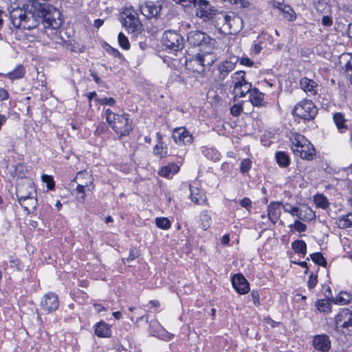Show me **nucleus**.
Segmentation results:
<instances>
[{
	"label": "nucleus",
	"mask_w": 352,
	"mask_h": 352,
	"mask_svg": "<svg viewBox=\"0 0 352 352\" xmlns=\"http://www.w3.org/2000/svg\"><path fill=\"white\" fill-rule=\"evenodd\" d=\"M95 333L100 338H109L111 336V327L106 322L100 321L96 324Z\"/></svg>",
	"instance_id": "24"
},
{
	"label": "nucleus",
	"mask_w": 352,
	"mask_h": 352,
	"mask_svg": "<svg viewBox=\"0 0 352 352\" xmlns=\"http://www.w3.org/2000/svg\"><path fill=\"white\" fill-rule=\"evenodd\" d=\"M164 1H145L139 5L140 12L147 19L160 18L161 11L162 10Z\"/></svg>",
	"instance_id": "8"
},
{
	"label": "nucleus",
	"mask_w": 352,
	"mask_h": 352,
	"mask_svg": "<svg viewBox=\"0 0 352 352\" xmlns=\"http://www.w3.org/2000/svg\"><path fill=\"white\" fill-rule=\"evenodd\" d=\"M300 88L309 95L314 96L317 94L318 84L308 78H302L300 80Z\"/></svg>",
	"instance_id": "19"
},
{
	"label": "nucleus",
	"mask_w": 352,
	"mask_h": 352,
	"mask_svg": "<svg viewBox=\"0 0 352 352\" xmlns=\"http://www.w3.org/2000/svg\"><path fill=\"white\" fill-rule=\"evenodd\" d=\"M16 195L18 200H25L27 197L36 195L34 182L30 178L18 180L16 187Z\"/></svg>",
	"instance_id": "9"
},
{
	"label": "nucleus",
	"mask_w": 352,
	"mask_h": 352,
	"mask_svg": "<svg viewBox=\"0 0 352 352\" xmlns=\"http://www.w3.org/2000/svg\"><path fill=\"white\" fill-rule=\"evenodd\" d=\"M234 69L232 65L227 64L225 61L221 62L217 65L218 75L217 78L219 80H223Z\"/></svg>",
	"instance_id": "26"
},
{
	"label": "nucleus",
	"mask_w": 352,
	"mask_h": 352,
	"mask_svg": "<svg viewBox=\"0 0 352 352\" xmlns=\"http://www.w3.org/2000/svg\"><path fill=\"white\" fill-rule=\"evenodd\" d=\"M352 299L351 295L346 292H340L335 298H332L331 300L335 304L346 305L351 302Z\"/></svg>",
	"instance_id": "29"
},
{
	"label": "nucleus",
	"mask_w": 352,
	"mask_h": 352,
	"mask_svg": "<svg viewBox=\"0 0 352 352\" xmlns=\"http://www.w3.org/2000/svg\"><path fill=\"white\" fill-rule=\"evenodd\" d=\"M335 329L344 334H352V309L340 310L335 317Z\"/></svg>",
	"instance_id": "6"
},
{
	"label": "nucleus",
	"mask_w": 352,
	"mask_h": 352,
	"mask_svg": "<svg viewBox=\"0 0 352 352\" xmlns=\"http://www.w3.org/2000/svg\"><path fill=\"white\" fill-rule=\"evenodd\" d=\"M124 25L131 32H136L140 30L142 24L139 19L136 20H126L124 21Z\"/></svg>",
	"instance_id": "38"
},
{
	"label": "nucleus",
	"mask_w": 352,
	"mask_h": 352,
	"mask_svg": "<svg viewBox=\"0 0 352 352\" xmlns=\"http://www.w3.org/2000/svg\"><path fill=\"white\" fill-rule=\"evenodd\" d=\"M281 214L280 204L278 202H272L267 207V216L269 220L275 224L279 219Z\"/></svg>",
	"instance_id": "18"
},
{
	"label": "nucleus",
	"mask_w": 352,
	"mask_h": 352,
	"mask_svg": "<svg viewBox=\"0 0 352 352\" xmlns=\"http://www.w3.org/2000/svg\"><path fill=\"white\" fill-rule=\"evenodd\" d=\"M336 224L340 229L352 228V212L339 217L336 221Z\"/></svg>",
	"instance_id": "27"
},
{
	"label": "nucleus",
	"mask_w": 352,
	"mask_h": 352,
	"mask_svg": "<svg viewBox=\"0 0 352 352\" xmlns=\"http://www.w3.org/2000/svg\"><path fill=\"white\" fill-rule=\"evenodd\" d=\"M239 63L241 65H245L248 67H252L254 65V62L249 58H241Z\"/></svg>",
	"instance_id": "61"
},
{
	"label": "nucleus",
	"mask_w": 352,
	"mask_h": 352,
	"mask_svg": "<svg viewBox=\"0 0 352 352\" xmlns=\"http://www.w3.org/2000/svg\"><path fill=\"white\" fill-rule=\"evenodd\" d=\"M194 6L196 8V15L204 21L210 19L216 12L214 7L206 0H196Z\"/></svg>",
	"instance_id": "10"
},
{
	"label": "nucleus",
	"mask_w": 352,
	"mask_h": 352,
	"mask_svg": "<svg viewBox=\"0 0 352 352\" xmlns=\"http://www.w3.org/2000/svg\"><path fill=\"white\" fill-rule=\"evenodd\" d=\"M239 204L241 207L247 209L248 210H250L252 208V201L248 197H245L240 200Z\"/></svg>",
	"instance_id": "55"
},
{
	"label": "nucleus",
	"mask_w": 352,
	"mask_h": 352,
	"mask_svg": "<svg viewBox=\"0 0 352 352\" xmlns=\"http://www.w3.org/2000/svg\"><path fill=\"white\" fill-rule=\"evenodd\" d=\"M25 70L24 67L22 65H18L15 69L12 71L7 73L6 74H2L6 78H8L10 80L13 81L14 80L21 79L25 75Z\"/></svg>",
	"instance_id": "28"
},
{
	"label": "nucleus",
	"mask_w": 352,
	"mask_h": 352,
	"mask_svg": "<svg viewBox=\"0 0 352 352\" xmlns=\"http://www.w3.org/2000/svg\"><path fill=\"white\" fill-rule=\"evenodd\" d=\"M123 14L126 16V20H136L139 19L138 16V13L136 11L132 8H125Z\"/></svg>",
	"instance_id": "45"
},
{
	"label": "nucleus",
	"mask_w": 352,
	"mask_h": 352,
	"mask_svg": "<svg viewBox=\"0 0 352 352\" xmlns=\"http://www.w3.org/2000/svg\"><path fill=\"white\" fill-rule=\"evenodd\" d=\"M201 58L202 60V65L206 67H210L215 61V56L213 53L206 52L201 54Z\"/></svg>",
	"instance_id": "37"
},
{
	"label": "nucleus",
	"mask_w": 352,
	"mask_h": 352,
	"mask_svg": "<svg viewBox=\"0 0 352 352\" xmlns=\"http://www.w3.org/2000/svg\"><path fill=\"white\" fill-rule=\"evenodd\" d=\"M252 90V84L248 82L247 80L245 82L241 84V86L239 87L238 91H234L236 95H238L239 97H244L246 94L250 93Z\"/></svg>",
	"instance_id": "41"
},
{
	"label": "nucleus",
	"mask_w": 352,
	"mask_h": 352,
	"mask_svg": "<svg viewBox=\"0 0 352 352\" xmlns=\"http://www.w3.org/2000/svg\"><path fill=\"white\" fill-rule=\"evenodd\" d=\"M300 208L293 206L289 204H286L283 206V210L285 212L290 213L294 217H298Z\"/></svg>",
	"instance_id": "46"
},
{
	"label": "nucleus",
	"mask_w": 352,
	"mask_h": 352,
	"mask_svg": "<svg viewBox=\"0 0 352 352\" xmlns=\"http://www.w3.org/2000/svg\"><path fill=\"white\" fill-rule=\"evenodd\" d=\"M106 50L108 53H109L115 57H118L120 58H123L122 55L119 52V51L117 49H115L111 47L110 45H108Z\"/></svg>",
	"instance_id": "57"
},
{
	"label": "nucleus",
	"mask_w": 352,
	"mask_h": 352,
	"mask_svg": "<svg viewBox=\"0 0 352 352\" xmlns=\"http://www.w3.org/2000/svg\"><path fill=\"white\" fill-rule=\"evenodd\" d=\"M333 21L331 17L329 16H323L322 18V24L324 26L329 27L332 25Z\"/></svg>",
	"instance_id": "63"
},
{
	"label": "nucleus",
	"mask_w": 352,
	"mask_h": 352,
	"mask_svg": "<svg viewBox=\"0 0 352 352\" xmlns=\"http://www.w3.org/2000/svg\"><path fill=\"white\" fill-rule=\"evenodd\" d=\"M345 72L350 78H352V60L347 61L345 64Z\"/></svg>",
	"instance_id": "60"
},
{
	"label": "nucleus",
	"mask_w": 352,
	"mask_h": 352,
	"mask_svg": "<svg viewBox=\"0 0 352 352\" xmlns=\"http://www.w3.org/2000/svg\"><path fill=\"white\" fill-rule=\"evenodd\" d=\"M45 184L48 190H53L55 187V182L50 175H45Z\"/></svg>",
	"instance_id": "54"
},
{
	"label": "nucleus",
	"mask_w": 352,
	"mask_h": 352,
	"mask_svg": "<svg viewBox=\"0 0 352 352\" xmlns=\"http://www.w3.org/2000/svg\"><path fill=\"white\" fill-rule=\"evenodd\" d=\"M10 95L7 90L3 88H0V101L6 100L9 98Z\"/></svg>",
	"instance_id": "64"
},
{
	"label": "nucleus",
	"mask_w": 352,
	"mask_h": 352,
	"mask_svg": "<svg viewBox=\"0 0 352 352\" xmlns=\"http://www.w3.org/2000/svg\"><path fill=\"white\" fill-rule=\"evenodd\" d=\"M19 202L24 208V210L29 212L35 208L36 199H35V195H31L27 197L25 200H19Z\"/></svg>",
	"instance_id": "30"
},
{
	"label": "nucleus",
	"mask_w": 352,
	"mask_h": 352,
	"mask_svg": "<svg viewBox=\"0 0 352 352\" xmlns=\"http://www.w3.org/2000/svg\"><path fill=\"white\" fill-rule=\"evenodd\" d=\"M243 111V107L240 104H234L230 108V113L233 116H239Z\"/></svg>",
	"instance_id": "52"
},
{
	"label": "nucleus",
	"mask_w": 352,
	"mask_h": 352,
	"mask_svg": "<svg viewBox=\"0 0 352 352\" xmlns=\"http://www.w3.org/2000/svg\"><path fill=\"white\" fill-rule=\"evenodd\" d=\"M221 21L223 25L227 26L231 34H236L243 28V19L234 13L231 14H223Z\"/></svg>",
	"instance_id": "11"
},
{
	"label": "nucleus",
	"mask_w": 352,
	"mask_h": 352,
	"mask_svg": "<svg viewBox=\"0 0 352 352\" xmlns=\"http://www.w3.org/2000/svg\"><path fill=\"white\" fill-rule=\"evenodd\" d=\"M179 170L178 166L175 164H171L167 166H164L161 168L160 175L162 177H168L170 175H174Z\"/></svg>",
	"instance_id": "35"
},
{
	"label": "nucleus",
	"mask_w": 352,
	"mask_h": 352,
	"mask_svg": "<svg viewBox=\"0 0 352 352\" xmlns=\"http://www.w3.org/2000/svg\"><path fill=\"white\" fill-rule=\"evenodd\" d=\"M87 178L89 179L90 182H91V175L86 172V171H80L76 175L75 179L73 180V182L77 183V187L76 189L77 193V199L80 202H82L85 200V189L86 187H88L89 182H82L81 179Z\"/></svg>",
	"instance_id": "12"
},
{
	"label": "nucleus",
	"mask_w": 352,
	"mask_h": 352,
	"mask_svg": "<svg viewBox=\"0 0 352 352\" xmlns=\"http://www.w3.org/2000/svg\"><path fill=\"white\" fill-rule=\"evenodd\" d=\"M276 160L278 165L281 167H287L290 163V159L285 151H278L276 153Z\"/></svg>",
	"instance_id": "32"
},
{
	"label": "nucleus",
	"mask_w": 352,
	"mask_h": 352,
	"mask_svg": "<svg viewBox=\"0 0 352 352\" xmlns=\"http://www.w3.org/2000/svg\"><path fill=\"white\" fill-rule=\"evenodd\" d=\"M252 162L249 159H244L240 164V170L243 173H247L251 168Z\"/></svg>",
	"instance_id": "47"
},
{
	"label": "nucleus",
	"mask_w": 352,
	"mask_h": 352,
	"mask_svg": "<svg viewBox=\"0 0 352 352\" xmlns=\"http://www.w3.org/2000/svg\"><path fill=\"white\" fill-rule=\"evenodd\" d=\"M186 67L191 69L193 72L201 73L205 70V67L202 65V60L201 54H197L192 58L186 61Z\"/></svg>",
	"instance_id": "21"
},
{
	"label": "nucleus",
	"mask_w": 352,
	"mask_h": 352,
	"mask_svg": "<svg viewBox=\"0 0 352 352\" xmlns=\"http://www.w3.org/2000/svg\"><path fill=\"white\" fill-rule=\"evenodd\" d=\"M172 138L178 145L190 144L193 141L192 135L185 127L173 129Z\"/></svg>",
	"instance_id": "14"
},
{
	"label": "nucleus",
	"mask_w": 352,
	"mask_h": 352,
	"mask_svg": "<svg viewBox=\"0 0 352 352\" xmlns=\"http://www.w3.org/2000/svg\"><path fill=\"white\" fill-rule=\"evenodd\" d=\"M294 226L296 230L299 232H305L307 230V226L299 220L295 221Z\"/></svg>",
	"instance_id": "56"
},
{
	"label": "nucleus",
	"mask_w": 352,
	"mask_h": 352,
	"mask_svg": "<svg viewBox=\"0 0 352 352\" xmlns=\"http://www.w3.org/2000/svg\"><path fill=\"white\" fill-rule=\"evenodd\" d=\"M240 60L239 57L236 56H230L228 59L226 60L225 62L227 64L232 65V68L234 69L236 63Z\"/></svg>",
	"instance_id": "58"
},
{
	"label": "nucleus",
	"mask_w": 352,
	"mask_h": 352,
	"mask_svg": "<svg viewBox=\"0 0 352 352\" xmlns=\"http://www.w3.org/2000/svg\"><path fill=\"white\" fill-rule=\"evenodd\" d=\"M9 264L10 268L16 270H21L22 265L21 261L19 259L10 258L9 260Z\"/></svg>",
	"instance_id": "48"
},
{
	"label": "nucleus",
	"mask_w": 352,
	"mask_h": 352,
	"mask_svg": "<svg viewBox=\"0 0 352 352\" xmlns=\"http://www.w3.org/2000/svg\"><path fill=\"white\" fill-rule=\"evenodd\" d=\"M292 247L295 252L302 254L304 256L307 253V245L302 240H296L292 243Z\"/></svg>",
	"instance_id": "34"
},
{
	"label": "nucleus",
	"mask_w": 352,
	"mask_h": 352,
	"mask_svg": "<svg viewBox=\"0 0 352 352\" xmlns=\"http://www.w3.org/2000/svg\"><path fill=\"white\" fill-rule=\"evenodd\" d=\"M15 171V176H16L19 178L18 180L28 178L27 177H25V173L23 171V166L21 164L16 166Z\"/></svg>",
	"instance_id": "50"
},
{
	"label": "nucleus",
	"mask_w": 352,
	"mask_h": 352,
	"mask_svg": "<svg viewBox=\"0 0 352 352\" xmlns=\"http://www.w3.org/2000/svg\"><path fill=\"white\" fill-rule=\"evenodd\" d=\"M162 43L170 52H176L184 47V37L175 30H166L162 38Z\"/></svg>",
	"instance_id": "7"
},
{
	"label": "nucleus",
	"mask_w": 352,
	"mask_h": 352,
	"mask_svg": "<svg viewBox=\"0 0 352 352\" xmlns=\"http://www.w3.org/2000/svg\"><path fill=\"white\" fill-rule=\"evenodd\" d=\"M292 113L305 121H310L318 114V108L311 100H303L295 105Z\"/></svg>",
	"instance_id": "5"
},
{
	"label": "nucleus",
	"mask_w": 352,
	"mask_h": 352,
	"mask_svg": "<svg viewBox=\"0 0 352 352\" xmlns=\"http://www.w3.org/2000/svg\"><path fill=\"white\" fill-rule=\"evenodd\" d=\"M250 297L251 298L255 306L258 307L260 305L259 294L258 291L252 290Z\"/></svg>",
	"instance_id": "53"
},
{
	"label": "nucleus",
	"mask_w": 352,
	"mask_h": 352,
	"mask_svg": "<svg viewBox=\"0 0 352 352\" xmlns=\"http://www.w3.org/2000/svg\"><path fill=\"white\" fill-rule=\"evenodd\" d=\"M61 13L53 5L45 3V34L56 43H60L61 38L58 35V29L62 24Z\"/></svg>",
	"instance_id": "2"
},
{
	"label": "nucleus",
	"mask_w": 352,
	"mask_h": 352,
	"mask_svg": "<svg viewBox=\"0 0 352 352\" xmlns=\"http://www.w3.org/2000/svg\"><path fill=\"white\" fill-rule=\"evenodd\" d=\"M232 284L233 287L240 294H245L250 291L248 282L241 274H235L232 278Z\"/></svg>",
	"instance_id": "16"
},
{
	"label": "nucleus",
	"mask_w": 352,
	"mask_h": 352,
	"mask_svg": "<svg viewBox=\"0 0 352 352\" xmlns=\"http://www.w3.org/2000/svg\"><path fill=\"white\" fill-rule=\"evenodd\" d=\"M156 226L163 230H168L170 228V221L166 217H157L155 219Z\"/></svg>",
	"instance_id": "43"
},
{
	"label": "nucleus",
	"mask_w": 352,
	"mask_h": 352,
	"mask_svg": "<svg viewBox=\"0 0 352 352\" xmlns=\"http://www.w3.org/2000/svg\"><path fill=\"white\" fill-rule=\"evenodd\" d=\"M311 260L317 265L325 267L327 261L320 252H316L310 254Z\"/></svg>",
	"instance_id": "42"
},
{
	"label": "nucleus",
	"mask_w": 352,
	"mask_h": 352,
	"mask_svg": "<svg viewBox=\"0 0 352 352\" xmlns=\"http://www.w3.org/2000/svg\"><path fill=\"white\" fill-rule=\"evenodd\" d=\"M284 17L289 21H294L296 19V15L293 8L289 5H285L280 10Z\"/></svg>",
	"instance_id": "36"
},
{
	"label": "nucleus",
	"mask_w": 352,
	"mask_h": 352,
	"mask_svg": "<svg viewBox=\"0 0 352 352\" xmlns=\"http://www.w3.org/2000/svg\"><path fill=\"white\" fill-rule=\"evenodd\" d=\"M10 19L16 28L23 30L34 29L39 22L44 23V0H30L23 8H13Z\"/></svg>",
	"instance_id": "1"
},
{
	"label": "nucleus",
	"mask_w": 352,
	"mask_h": 352,
	"mask_svg": "<svg viewBox=\"0 0 352 352\" xmlns=\"http://www.w3.org/2000/svg\"><path fill=\"white\" fill-rule=\"evenodd\" d=\"M314 201L318 208L327 209L329 207V203L328 199L321 194H318L314 196Z\"/></svg>",
	"instance_id": "39"
},
{
	"label": "nucleus",
	"mask_w": 352,
	"mask_h": 352,
	"mask_svg": "<svg viewBox=\"0 0 352 352\" xmlns=\"http://www.w3.org/2000/svg\"><path fill=\"white\" fill-rule=\"evenodd\" d=\"M317 278V275L314 274V273H311L309 275V280L307 281V286L309 289H312L316 286L318 282Z\"/></svg>",
	"instance_id": "51"
},
{
	"label": "nucleus",
	"mask_w": 352,
	"mask_h": 352,
	"mask_svg": "<svg viewBox=\"0 0 352 352\" xmlns=\"http://www.w3.org/2000/svg\"><path fill=\"white\" fill-rule=\"evenodd\" d=\"M292 149L296 156L307 160H312L316 155V150L311 142L299 133H293L290 137Z\"/></svg>",
	"instance_id": "4"
},
{
	"label": "nucleus",
	"mask_w": 352,
	"mask_h": 352,
	"mask_svg": "<svg viewBox=\"0 0 352 352\" xmlns=\"http://www.w3.org/2000/svg\"><path fill=\"white\" fill-rule=\"evenodd\" d=\"M106 120L117 134L126 136L133 130L132 121L129 120V115L123 113L116 114L109 109L105 111Z\"/></svg>",
	"instance_id": "3"
},
{
	"label": "nucleus",
	"mask_w": 352,
	"mask_h": 352,
	"mask_svg": "<svg viewBox=\"0 0 352 352\" xmlns=\"http://www.w3.org/2000/svg\"><path fill=\"white\" fill-rule=\"evenodd\" d=\"M333 121L340 133H344L347 131H351L350 125L348 124L347 119L345 118L343 113L336 112L333 114Z\"/></svg>",
	"instance_id": "17"
},
{
	"label": "nucleus",
	"mask_w": 352,
	"mask_h": 352,
	"mask_svg": "<svg viewBox=\"0 0 352 352\" xmlns=\"http://www.w3.org/2000/svg\"><path fill=\"white\" fill-rule=\"evenodd\" d=\"M118 43L120 46L124 50L130 48V43L127 37L122 32L118 34Z\"/></svg>",
	"instance_id": "44"
},
{
	"label": "nucleus",
	"mask_w": 352,
	"mask_h": 352,
	"mask_svg": "<svg viewBox=\"0 0 352 352\" xmlns=\"http://www.w3.org/2000/svg\"><path fill=\"white\" fill-rule=\"evenodd\" d=\"M232 78L234 80V91H238L239 87L241 86L243 82L246 81L245 72L243 71H239L232 75Z\"/></svg>",
	"instance_id": "31"
},
{
	"label": "nucleus",
	"mask_w": 352,
	"mask_h": 352,
	"mask_svg": "<svg viewBox=\"0 0 352 352\" xmlns=\"http://www.w3.org/2000/svg\"><path fill=\"white\" fill-rule=\"evenodd\" d=\"M195 1L196 0H174L177 3H179L184 7H188L191 4L194 5Z\"/></svg>",
	"instance_id": "62"
},
{
	"label": "nucleus",
	"mask_w": 352,
	"mask_h": 352,
	"mask_svg": "<svg viewBox=\"0 0 352 352\" xmlns=\"http://www.w3.org/2000/svg\"><path fill=\"white\" fill-rule=\"evenodd\" d=\"M96 100L98 102L99 104L102 105H110L113 106L116 103V100L113 98H97Z\"/></svg>",
	"instance_id": "49"
},
{
	"label": "nucleus",
	"mask_w": 352,
	"mask_h": 352,
	"mask_svg": "<svg viewBox=\"0 0 352 352\" xmlns=\"http://www.w3.org/2000/svg\"><path fill=\"white\" fill-rule=\"evenodd\" d=\"M297 217L304 221H311L316 218V214L310 207L303 206L300 208Z\"/></svg>",
	"instance_id": "25"
},
{
	"label": "nucleus",
	"mask_w": 352,
	"mask_h": 352,
	"mask_svg": "<svg viewBox=\"0 0 352 352\" xmlns=\"http://www.w3.org/2000/svg\"><path fill=\"white\" fill-rule=\"evenodd\" d=\"M59 307V300L57 294L50 292L45 294V311L52 312Z\"/></svg>",
	"instance_id": "20"
},
{
	"label": "nucleus",
	"mask_w": 352,
	"mask_h": 352,
	"mask_svg": "<svg viewBox=\"0 0 352 352\" xmlns=\"http://www.w3.org/2000/svg\"><path fill=\"white\" fill-rule=\"evenodd\" d=\"M250 100L254 107H261L266 104V102L264 101V94L257 88H254L250 92Z\"/></svg>",
	"instance_id": "23"
},
{
	"label": "nucleus",
	"mask_w": 352,
	"mask_h": 352,
	"mask_svg": "<svg viewBox=\"0 0 352 352\" xmlns=\"http://www.w3.org/2000/svg\"><path fill=\"white\" fill-rule=\"evenodd\" d=\"M190 198L192 201L197 205H204L207 202L206 195L200 189L192 187L190 185Z\"/></svg>",
	"instance_id": "22"
},
{
	"label": "nucleus",
	"mask_w": 352,
	"mask_h": 352,
	"mask_svg": "<svg viewBox=\"0 0 352 352\" xmlns=\"http://www.w3.org/2000/svg\"><path fill=\"white\" fill-rule=\"evenodd\" d=\"M212 40L206 33L199 31H190L187 36V42L192 46L208 45Z\"/></svg>",
	"instance_id": "13"
},
{
	"label": "nucleus",
	"mask_w": 352,
	"mask_h": 352,
	"mask_svg": "<svg viewBox=\"0 0 352 352\" xmlns=\"http://www.w3.org/2000/svg\"><path fill=\"white\" fill-rule=\"evenodd\" d=\"M317 309L320 312L329 313L331 311V305L329 300H320L316 302Z\"/></svg>",
	"instance_id": "40"
},
{
	"label": "nucleus",
	"mask_w": 352,
	"mask_h": 352,
	"mask_svg": "<svg viewBox=\"0 0 352 352\" xmlns=\"http://www.w3.org/2000/svg\"><path fill=\"white\" fill-rule=\"evenodd\" d=\"M154 155L162 157L164 156L166 152H164V149L162 146L156 145L154 148Z\"/></svg>",
	"instance_id": "59"
},
{
	"label": "nucleus",
	"mask_w": 352,
	"mask_h": 352,
	"mask_svg": "<svg viewBox=\"0 0 352 352\" xmlns=\"http://www.w3.org/2000/svg\"><path fill=\"white\" fill-rule=\"evenodd\" d=\"M314 348L321 352H327L331 349V341L329 337L327 335H316L312 340Z\"/></svg>",
	"instance_id": "15"
},
{
	"label": "nucleus",
	"mask_w": 352,
	"mask_h": 352,
	"mask_svg": "<svg viewBox=\"0 0 352 352\" xmlns=\"http://www.w3.org/2000/svg\"><path fill=\"white\" fill-rule=\"evenodd\" d=\"M200 226L204 230H206L210 226L212 219L209 212L206 210L200 213Z\"/></svg>",
	"instance_id": "33"
}]
</instances>
